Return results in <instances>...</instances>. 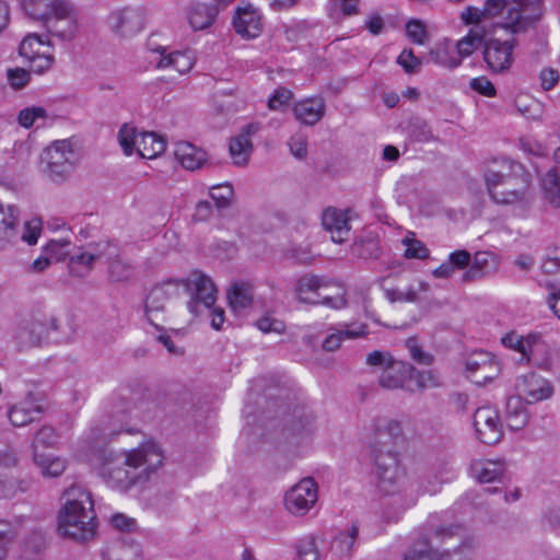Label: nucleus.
<instances>
[{
    "label": "nucleus",
    "instance_id": "obj_41",
    "mask_svg": "<svg viewBox=\"0 0 560 560\" xmlns=\"http://www.w3.org/2000/svg\"><path fill=\"white\" fill-rule=\"evenodd\" d=\"M296 560H319L320 550L315 535L301 537L295 544Z\"/></svg>",
    "mask_w": 560,
    "mask_h": 560
},
{
    "label": "nucleus",
    "instance_id": "obj_25",
    "mask_svg": "<svg viewBox=\"0 0 560 560\" xmlns=\"http://www.w3.org/2000/svg\"><path fill=\"white\" fill-rule=\"evenodd\" d=\"M470 475L479 482L500 481L504 475L505 466L501 460L476 459L470 464Z\"/></svg>",
    "mask_w": 560,
    "mask_h": 560
},
{
    "label": "nucleus",
    "instance_id": "obj_48",
    "mask_svg": "<svg viewBox=\"0 0 560 560\" xmlns=\"http://www.w3.org/2000/svg\"><path fill=\"white\" fill-rule=\"evenodd\" d=\"M406 33L409 40L417 45H424L429 38L424 23L417 19L407 22Z\"/></svg>",
    "mask_w": 560,
    "mask_h": 560
},
{
    "label": "nucleus",
    "instance_id": "obj_61",
    "mask_svg": "<svg viewBox=\"0 0 560 560\" xmlns=\"http://www.w3.org/2000/svg\"><path fill=\"white\" fill-rule=\"evenodd\" d=\"M30 79V72L23 68L8 70L9 83L15 90L24 88L28 83Z\"/></svg>",
    "mask_w": 560,
    "mask_h": 560
},
{
    "label": "nucleus",
    "instance_id": "obj_44",
    "mask_svg": "<svg viewBox=\"0 0 560 560\" xmlns=\"http://www.w3.org/2000/svg\"><path fill=\"white\" fill-rule=\"evenodd\" d=\"M34 460L40 467L42 474L47 477H58L66 469L65 460L59 457L44 458L38 453H35Z\"/></svg>",
    "mask_w": 560,
    "mask_h": 560
},
{
    "label": "nucleus",
    "instance_id": "obj_15",
    "mask_svg": "<svg viewBox=\"0 0 560 560\" xmlns=\"http://www.w3.org/2000/svg\"><path fill=\"white\" fill-rule=\"evenodd\" d=\"M474 427L477 439L485 444L493 445L503 438V425L499 411L490 406L478 408L474 413Z\"/></svg>",
    "mask_w": 560,
    "mask_h": 560
},
{
    "label": "nucleus",
    "instance_id": "obj_39",
    "mask_svg": "<svg viewBox=\"0 0 560 560\" xmlns=\"http://www.w3.org/2000/svg\"><path fill=\"white\" fill-rule=\"evenodd\" d=\"M486 35L483 27L471 28L466 36L457 42L456 48L460 58L469 57L481 45Z\"/></svg>",
    "mask_w": 560,
    "mask_h": 560
},
{
    "label": "nucleus",
    "instance_id": "obj_11",
    "mask_svg": "<svg viewBox=\"0 0 560 560\" xmlns=\"http://www.w3.org/2000/svg\"><path fill=\"white\" fill-rule=\"evenodd\" d=\"M505 40L491 37L483 44V60L488 69L493 73L508 72L514 62V49L521 35H509Z\"/></svg>",
    "mask_w": 560,
    "mask_h": 560
},
{
    "label": "nucleus",
    "instance_id": "obj_7",
    "mask_svg": "<svg viewBox=\"0 0 560 560\" xmlns=\"http://www.w3.org/2000/svg\"><path fill=\"white\" fill-rule=\"evenodd\" d=\"M118 141L126 155L137 152L143 159H154L165 150V140L155 132L139 131L125 124L118 131Z\"/></svg>",
    "mask_w": 560,
    "mask_h": 560
},
{
    "label": "nucleus",
    "instance_id": "obj_29",
    "mask_svg": "<svg viewBox=\"0 0 560 560\" xmlns=\"http://www.w3.org/2000/svg\"><path fill=\"white\" fill-rule=\"evenodd\" d=\"M43 412L42 406L28 396L25 400L12 406L8 412L10 422L14 427H24L38 418Z\"/></svg>",
    "mask_w": 560,
    "mask_h": 560
},
{
    "label": "nucleus",
    "instance_id": "obj_63",
    "mask_svg": "<svg viewBox=\"0 0 560 560\" xmlns=\"http://www.w3.org/2000/svg\"><path fill=\"white\" fill-rule=\"evenodd\" d=\"M69 245H70L69 241H66V240L54 241L52 240L46 245L45 250L48 255H50L51 258H55L56 260H61L68 255Z\"/></svg>",
    "mask_w": 560,
    "mask_h": 560
},
{
    "label": "nucleus",
    "instance_id": "obj_2",
    "mask_svg": "<svg viewBox=\"0 0 560 560\" xmlns=\"http://www.w3.org/2000/svg\"><path fill=\"white\" fill-rule=\"evenodd\" d=\"M545 13L542 0H486L482 8L467 7L460 19L475 27L486 20L508 35H525L536 30Z\"/></svg>",
    "mask_w": 560,
    "mask_h": 560
},
{
    "label": "nucleus",
    "instance_id": "obj_18",
    "mask_svg": "<svg viewBox=\"0 0 560 560\" xmlns=\"http://www.w3.org/2000/svg\"><path fill=\"white\" fill-rule=\"evenodd\" d=\"M110 28L121 37H130L144 26V13L139 8H125L113 12L108 18Z\"/></svg>",
    "mask_w": 560,
    "mask_h": 560
},
{
    "label": "nucleus",
    "instance_id": "obj_6",
    "mask_svg": "<svg viewBox=\"0 0 560 560\" xmlns=\"http://www.w3.org/2000/svg\"><path fill=\"white\" fill-rule=\"evenodd\" d=\"M78 161V152L70 139L56 140L40 153L39 168L51 182L63 183L74 171Z\"/></svg>",
    "mask_w": 560,
    "mask_h": 560
},
{
    "label": "nucleus",
    "instance_id": "obj_34",
    "mask_svg": "<svg viewBox=\"0 0 560 560\" xmlns=\"http://www.w3.org/2000/svg\"><path fill=\"white\" fill-rule=\"evenodd\" d=\"M359 536V527L352 524L347 530L340 532L332 541V550L339 560H350Z\"/></svg>",
    "mask_w": 560,
    "mask_h": 560
},
{
    "label": "nucleus",
    "instance_id": "obj_32",
    "mask_svg": "<svg viewBox=\"0 0 560 560\" xmlns=\"http://www.w3.org/2000/svg\"><path fill=\"white\" fill-rule=\"evenodd\" d=\"M529 415L524 405V400L517 396H512L506 401L505 422L510 430H522L528 422Z\"/></svg>",
    "mask_w": 560,
    "mask_h": 560
},
{
    "label": "nucleus",
    "instance_id": "obj_52",
    "mask_svg": "<svg viewBox=\"0 0 560 560\" xmlns=\"http://www.w3.org/2000/svg\"><path fill=\"white\" fill-rule=\"evenodd\" d=\"M47 117L46 109L39 106L27 107L20 110L18 116L19 124L24 128H31L36 120Z\"/></svg>",
    "mask_w": 560,
    "mask_h": 560
},
{
    "label": "nucleus",
    "instance_id": "obj_30",
    "mask_svg": "<svg viewBox=\"0 0 560 560\" xmlns=\"http://www.w3.org/2000/svg\"><path fill=\"white\" fill-rule=\"evenodd\" d=\"M174 155L183 167L189 171L200 168L207 161V154L202 149L186 141L175 144Z\"/></svg>",
    "mask_w": 560,
    "mask_h": 560
},
{
    "label": "nucleus",
    "instance_id": "obj_33",
    "mask_svg": "<svg viewBox=\"0 0 560 560\" xmlns=\"http://www.w3.org/2000/svg\"><path fill=\"white\" fill-rule=\"evenodd\" d=\"M115 252L116 248L114 246H112L108 242H103L94 245H89L84 252L71 256L70 261L72 264L83 265L90 270L96 260H98L103 256H108V258H113Z\"/></svg>",
    "mask_w": 560,
    "mask_h": 560
},
{
    "label": "nucleus",
    "instance_id": "obj_9",
    "mask_svg": "<svg viewBox=\"0 0 560 560\" xmlns=\"http://www.w3.org/2000/svg\"><path fill=\"white\" fill-rule=\"evenodd\" d=\"M183 284L179 280H167L155 285L145 300V315L149 322L158 329V322L164 319L167 305L172 304L183 295Z\"/></svg>",
    "mask_w": 560,
    "mask_h": 560
},
{
    "label": "nucleus",
    "instance_id": "obj_17",
    "mask_svg": "<svg viewBox=\"0 0 560 560\" xmlns=\"http://www.w3.org/2000/svg\"><path fill=\"white\" fill-rule=\"evenodd\" d=\"M517 397L527 404H536L547 400L555 393L551 382L536 373H528L517 377L515 383Z\"/></svg>",
    "mask_w": 560,
    "mask_h": 560
},
{
    "label": "nucleus",
    "instance_id": "obj_27",
    "mask_svg": "<svg viewBox=\"0 0 560 560\" xmlns=\"http://www.w3.org/2000/svg\"><path fill=\"white\" fill-rule=\"evenodd\" d=\"M368 334L365 324H342L340 328L330 332L323 341V349L326 351H336L346 339H357Z\"/></svg>",
    "mask_w": 560,
    "mask_h": 560
},
{
    "label": "nucleus",
    "instance_id": "obj_3",
    "mask_svg": "<svg viewBox=\"0 0 560 560\" xmlns=\"http://www.w3.org/2000/svg\"><path fill=\"white\" fill-rule=\"evenodd\" d=\"M164 464V453L156 442L148 440L138 447L124 451L104 471L106 482L114 489L127 492L145 483Z\"/></svg>",
    "mask_w": 560,
    "mask_h": 560
},
{
    "label": "nucleus",
    "instance_id": "obj_45",
    "mask_svg": "<svg viewBox=\"0 0 560 560\" xmlns=\"http://www.w3.org/2000/svg\"><path fill=\"white\" fill-rule=\"evenodd\" d=\"M109 277L113 281H127L133 272L132 266L121 257H116L109 262Z\"/></svg>",
    "mask_w": 560,
    "mask_h": 560
},
{
    "label": "nucleus",
    "instance_id": "obj_53",
    "mask_svg": "<svg viewBox=\"0 0 560 560\" xmlns=\"http://www.w3.org/2000/svg\"><path fill=\"white\" fill-rule=\"evenodd\" d=\"M396 359L388 351L375 350L366 355V364L371 368H377L384 371L387 366L394 363Z\"/></svg>",
    "mask_w": 560,
    "mask_h": 560
},
{
    "label": "nucleus",
    "instance_id": "obj_16",
    "mask_svg": "<svg viewBox=\"0 0 560 560\" xmlns=\"http://www.w3.org/2000/svg\"><path fill=\"white\" fill-rule=\"evenodd\" d=\"M409 376H415L419 387L423 388L427 385L425 381L431 378V373L420 372L409 363L396 360L384 371H382L378 377V384L385 389L402 388L407 377Z\"/></svg>",
    "mask_w": 560,
    "mask_h": 560
},
{
    "label": "nucleus",
    "instance_id": "obj_55",
    "mask_svg": "<svg viewBox=\"0 0 560 560\" xmlns=\"http://www.w3.org/2000/svg\"><path fill=\"white\" fill-rule=\"evenodd\" d=\"M233 188L231 185L214 186L211 188L210 197L215 201L219 209H225L231 205Z\"/></svg>",
    "mask_w": 560,
    "mask_h": 560
},
{
    "label": "nucleus",
    "instance_id": "obj_19",
    "mask_svg": "<svg viewBox=\"0 0 560 560\" xmlns=\"http://www.w3.org/2000/svg\"><path fill=\"white\" fill-rule=\"evenodd\" d=\"M464 530L459 526L452 527H440L435 529V537L445 539H458L459 546L453 550H446L444 552L436 551V560H469V555L474 549V540L468 537H464Z\"/></svg>",
    "mask_w": 560,
    "mask_h": 560
},
{
    "label": "nucleus",
    "instance_id": "obj_20",
    "mask_svg": "<svg viewBox=\"0 0 560 560\" xmlns=\"http://www.w3.org/2000/svg\"><path fill=\"white\" fill-rule=\"evenodd\" d=\"M233 27L243 38H255L262 31L261 14L250 3L237 7Z\"/></svg>",
    "mask_w": 560,
    "mask_h": 560
},
{
    "label": "nucleus",
    "instance_id": "obj_5",
    "mask_svg": "<svg viewBox=\"0 0 560 560\" xmlns=\"http://www.w3.org/2000/svg\"><path fill=\"white\" fill-rule=\"evenodd\" d=\"M485 180L497 203L514 205L528 198L529 176L520 163L502 161L486 172Z\"/></svg>",
    "mask_w": 560,
    "mask_h": 560
},
{
    "label": "nucleus",
    "instance_id": "obj_12",
    "mask_svg": "<svg viewBox=\"0 0 560 560\" xmlns=\"http://www.w3.org/2000/svg\"><path fill=\"white\" fill-rule=\"evenodd\" d=\"M318 500V485L312 477L302 478L284 495L285 510L295 516H304Z\"/></svg>",
    "mask_w": 560,
    "mask_h": 560
},
{
    "label": "nucleus",
    "instance_id": "obj_40",
    "mask_svg": "<svg viewBox=\"0 0 560 560\" xmlns=\"http://www.w3.org/2000/svg\"><path fill=\"white\" fill-rule=\"evenodd\" d=\"M542 189L545 198L555 207H560V174L556 168L547 172L542 178Z\"/></svg>",
    "mask_w": 560,
    "mask_h": 560
},
{
    "label": "nucleus",
    "instance_id": "obj_62",
    "mask_svg": "<svg viewBox=\"0 0 560 560\" xmlns=\"http://www.w3.org/2000/svg\"><path fill=\"white\" fill-rule=\"evenodd\" d=\"M259 330L262 332H277L282 334L285 330V325L282 320L276 319L270 316H264L256 323Z\"/></svg>",
    "mask_w": 560,
    "mask_h": 560
},
{
    "label": "nucleus",
    "instance_id": "obj_50",
    "mask_svg": "<svg viewBox=\"0 0 560 560\" xmlns=\"http://www.w3.org/2000/svg\"><path fill=\"white\" fill-rule=\"evenodd\" d=\"M15 527L5 521H0V560H3L9 551V546L16 538Z\"/></svg>",
    "mask_w": 560,
    "mask_h": 560
},
{
    "label": "nucleus",
    "instance_id": "obj_43",
    "mask_svg": "<svg viewBox=\"0 0 560 560\" xmlns=\"http://www.w3.org/2000/svg\"><path fill=\"white\" fill-rule=\"evenodd\" d=\"M491 269V254L477 252L471 259L470 268L464 275V280H475L488 273Z\"/></svg>",
    "mask_w": 560,
    "mask_h": 560
},
{
    "label": "nucleus",
    "instance_id": "obj_57",
    "mask_svg": "<svg viewBox=\"0 0 560 560\" xmlns=\"http://www.w3.org/2000/svg\"><path fill=\"white\" fill-rule=\"evenodd\" d=\"M397 63L401 66L407 73H416L420 70L422 61L415 56L411 49H404L397 58Z\"/></svg>",
    "mask_w": 560,
    "mask_h": 560
},
{
    "label": "nucleus",
    "instance_id": "obj_56",
    "mask_svg": "<svg viewBox=\"0 0 560 560\" xmlns=\"http://www.w3.org/2000/svg\"><path fill=\"white\" fill-rule=\"evenodd\" d=\"M291 154L298 160H305L307 156V137L303 133L293 135L288 142Z\"/></svg>",
    "mask_w": 560,
    "mask_h": 560
},
{
    "label": "nucleus",
    "instance_id": "obj_35",
    "mask_svg": "<svg viewBox=\"0 0 560 560\" xmlns=\"http://www.w3.org/2000/svg\"><path fill=\"white\" fill-rule=\"evenodd\" d=\"M103 560H140L141 548L139 544L115 541L102 552Z\"/></svg>",
    "mask_w": 560,
    "mask_h": 560
},
{
    "label": "nucleus",
    "instance_id": "obj_24",
    "mask_svg": "<svg viewBox=\"0 0 560 560\" xmlns=\"http://www.w3.org/2000/svg\"><path fill=\"white\" fill-rule=\"evenodd\" d=\"M219 8L214 3L196 2L187 12L188 23L195 31L209 28L217 20Z\"/></svg>",
    "mask_w": 560,
    "mask_h": 560
},
{
    "label": "nucleus",
    "instance_id": "obj_22",
    "mask_svg": "<svg viewBox=\"0 0 560 560\" xmlns=\"http://www.w3.org/2000/svg\"><path fill=\"white\" fill-rule=\"evenodd\" d=\"M259 130L258 124H248L242 128L241 132L231 139L229 151L233 162L237 166L247 164L253 152L250 137Z\"/></svg>",
    "mask_w": 560,
    "mask_h": 560
},
{
    "label": "nucleus",
    "instance_id": "obj_42",
    "mask_svg": "<svg viewBox=\"0 0 560 560\" xmlns=\"http://www.w3.org/2000/svg\"><path fill=\"white\" fill-rule=\"evenodd\" d=\"M28 486V481L14 480L5 470L0 469V500L11 499L19 492H24Z\"/></svg>",
    "mask_w": 560,
    "mask_h": 560
},
{
    "label": "nucleus",
    "instance_id": "obj_36",
    "mask_svg": "<svg viewBox=\"0 0 560 560\" xmlns=\"http://www.w3.org/2000/svg\"><path fill=\"white\" fill-rule=\"evenodd\" d=\"M68 0H23L22 7L27 15L44 23L57 11L61 2Z\"/></svg>",
    "mask_w": 560,
    "mask_h": 560
},
{
    "label": "nucleus",
    "instance_id": "obj_59",
    "mask_svg": "<svg viewBox=\"0 0 560 560\" xmlns=\"http://www.w3.org/2000/svg\"><path fill=\"white\" fill-rule=\"evenodd\" d=\"M409 133L416 141L419 142H427L433 138L428 124L419 118L411 121Z\"/></svg>",
    "mask_w": 560,
    "mask_h": 560
},
{
    "label": "nucleus",
    "instance_id": "obj_47",
    "mask_svg": "<svg viewBox=\"0 0 560 560\" xmlns=\"http://www.w3.org/2000/svg\"><path fill=\"white\" fill-rule=\"evenodd\" d=\"M58 434L52 427L44 425L35 434L33 440L34 454L38 453V447H52L58 442Z\"/></svg>",
    "mask_w": 560,
    "mask_h": 560
},
{
    "label": "nucleus",
    "instance_id": "obj_54",
    "mask_svg": "<svg viewBox=\"0 0 560 560\" xmlns=\"http://www.w3.org/2000/svg\"><path fill=\"white\" fill-rule=\"evenodd\" d=\"M352 254L360 258H377L380 256V247L374 241H361L354 243L351 247Z\"/></svg>",
    "mask_w": 560,
    "mask_h": 560
},
{
    "label": "nucleus",
    "instance_id": "obj_64",
    "mask_svg": "<svg viewBox=\"0 0 560 560\" xmlns=\"http://www.w3.org/2000/svg\"><path fill=\"white\" fill-rule=\"evenodd\" d=\"M560 80V73L553 68H544L539 73L540 86L544 91L552 90Z\"/></svg>",
    "mask_w": 560,
    "mask_h": 560
},
{
    "label": "nucleus",
    "instance_id": "obj_37",
    "mask_svg": "<svg viewBox=\"0 0 560 560\" xmlns=\"http://www.w3.org/2000/svg\"><path fill=\"white\" fill-rule=\"evenodd\" d=\"M228 300L231 308L235 313H241L252 306L253 288L245 282L234 283L228 293Z\"/></svg>",
    "mask_w": 560,
    "mask_h": 560
},
{
    "label": "nucleus",
    "instance_id": "obj_26",
    "mask_svg": "<svg viewBox=\"0 0 560 560\" xmlns=\"http://www.w3.org/2000/svg\"><path fill=\"white\" fill-rule=\"evenodd\" d=\"M326 104L323 98H306L295 104L293 113L295 118L304 125L314 126L325 115Z\"/></svg>",
    "mask_w": 560,
    "mask_h": 560
},
{
    "label": "nucleus",
    "instance_id": "obj_28",
    "mask_svg": "<svg viewBox=\"0 0 560 560\" xmlns=\"http://www.w3.org/2000/svg\"><path fill=\"white\" fill-rule=\"evenodd\" d=\"M159 54V59L156 61V67L160 69H170L174 70L179 74L187 73L194 66V58L187 51H173L166 54V49L161 47L156 49Z\"/></svg>",
    "mask_w": 560,
    "mask_h": 560
},
{
    "label": "nucleus",
    "instance_id": "obj_21",
    "mask_svg": "<svg viewBox=\"0 0 560 560\" xmlns=\"http://www.w3.org/2000/svg\"><path fill=\"white\" fill-rule=\"evenodd\" d=\"M348 212L335 207H328L323 211L322 225L330 233L334 243L341 244L348 238L351 229Z\"/></svg>",
    "mask_w": 560,
    "mask_h": 560
},
{
    "label": "nucleus",
    "instance_id": "obj_4",
    "mask_svg": "<svg viewBox=\"0 0 560 560\" xmlns=\"http://www.w3.org/2000/svg\"><path fill=\"white\" fill-rule=\"evenodd\" d=\"M65 505L59 512V533L79 542L94 538L96 534V514L92 495L80 486L68 488L65 493Z\"/></svg>",
    "mask_w": 560,
    "mask_h": 560
},
{
    "label": "nucleus",
    "instance_id": "obj_31",
    "mask_svg": "<svg viewBox=\"0 0 560 560\" xmlns=\"http://www.w3.org/2000/svg\"><path fill=\"white\" fill-rule=\"evenodd\" d=\"M502 343L510 349L518 351L527 362L532 361L535 350L541 346L538 335L529 334L523 337L516 332L506 334L502 338Z\"/></svg>",
    "mask_w": 560,
    "mask_h": 560
},
{
    "label": "nucleus",
    "instance_id": "obj_23",
    "mask_svg": "<svg viewBox=\"0 0 560 560\" xmlns=\"http://www.w3.org/2000/svg\"><path fill=\"white\" fill-rule=\"evenodd\" d=\"M19 209L0 202V250L13 244L18 238Z\"/></svg>",
    "mask_w": 560,
    "mask_h": 560
},
{
    "label": "nucleus",
    "instance_id": "obj_10",
    "mask_svg": "<svg viewBox=\"0 0 560 560\" xmlns=\"http://www.w3.org/2000/svg\"><path fill=\"white\" fill-rule=\"evenodd\" d=\"M329 282L324 278L313 275H306L299 279L295 285L298 300L307 304H323L331 308H341L346 305L342 295L331 296L323 293L328 289Z\"/></svg>",
    "mask_w": 560,
    "mask_h": 560
},
{
    "label": "nucleus",
    "instance_id": "obj_8",
    "mask_svg": "<svg viewBox=\"0 0 560 560\" xmlns=\"http://www.w3.org/2000/svg\"><path fill=\"white\" fill-rule=\"evenodd\" d=\"M183 284V294L188 293L190 300L187 305L194 315L202 310H211L217 301V289L212 280L202 272L195 271L186 280H179Z\"/></svg>",
    "mask_w": 560,
    "mask_h": 560
},
{
    "label": "nucleus",
    "instance_id": "obj_49",
    "mask_svg": "<svg viewBox=\"0 0 560 560\" xmlns=\"http://www.w3.org/2000/svg\"><path fill=\"white\" fill-rule=\"evenodd\" d=\"M45 42L37 34H28L22 40L19 51L24 58H28L35 54L44 51Z\"/></svg>",
    "mask_w": 560,
    "mask_h": 560
},
{
    "label": "nucleus",
    "instance_id": "obj_13",
    "mask_svg": "<svg viewBox=\"0 0 560 560\" xmlns=\"http://www.w3.org/2000/svg\"><path fill=\"white\" fill-rule=\"evenodd\" d=\"M45 26L48 33L62 42H71L75 38L79 31L78 10L70 0L61 2L46 22Z\"/></svg>",
    "mask_w": 560,
    "mask_h": 560
},
{
    "label": "nucleus",
    "instance_id": "obj_46",
    "mask_svg": "<svg viewBox=\"0 0 560 560\" xmlns=\"http://www.w3.org/2000/svg\"><path fill=\"white\" fill-rule=\"evenodd\" d=\"M402 244L405 245L404 256L407 259H427L429 258L430 252L423 242L406 236L402 240Z\"/></svg>",
    "mask_w": 560,
    "mask_h": 560
},
{
    "label": "nucleus",
    "instance_id": "obj_58",
    "mask_svg": "<svg viewBox=\"0 0 560 560\" xmlns=\"http://www.w3.org/2000/svg\"><path fill=\"white\" fill-rule=\"evenodd\" d=\"M406 348L408 349L409 354L412 358V360H415L417 363L423 364V365H431L432 364L433 357L430 353L424 352L421 349V347L418 345L417 339L409 338L406 341Z\"/></svg>",
    "mask_w": 560,
    "mask_h": 560
},
{
    "label": "nucleus",
    "instance_id": "obj_1",
    "mask_svg": "<svg viewBox=\"0 0 560 560\" xmlns=\"http://www.w3.org/2000/svg\"><path fill=\"white\" fill-rule=\"evenodd\" d=\"M404 441V428L399 420L388 417L373 419L368 436L369 456L376 477L378 492L392 499L397 514L416 503V497L407 486L399 468L397 445Z\"/></svg>",
    "mask_w": 560,
    "mask_h": 560
},
{
    "label": "nucleus",
    "instance_id": "obj_14",
    "mask_svg": "<svg viewBox=\"0 0 560 560\" xmlns=\"http://www.w3.org/2000/svg\"><path fill=\"white\" fill-rule=\"evenodd\" d=\"M467 377L477 385H485L497 378L501 372L494 355L487 351H475L465 361Z\"/></svg>",
    "mask_w": 560,
    "mask_h": 560
},
{
    "label": "nucleus",
    "instance_id": "obj_51",
    "mask_svg": "<svg viewBox=\"0 0 560 560\" xmlns=\"http://www.w3.org/2000/svg\"><path fill=\"white\" fill-rule=\"evenodd\" d=\"M30 62L32 71L42 74L48 71L55 61V57L51 52L44 50L40 54H35L26 58Z\"/></svg>",
    "mask_w": 560,
    "mask_h": 560
},
{
    "label": "nucleus",
    "instance_id": "obj_38",
    "mask_svg": "<svg viewBox=\"0 0 560 560\" xmlns=\"http://www.w3.org/2000/svg\"><path fill=\"white\" fill-rule=\"evenodd\" d=\"M515 106L518 113L528 120H539L542 117L544 105L527 94L517 95Z\"/></svg>",
    "mask_w": 560,
    "mask_h": 560
},
{
    "label": "nucleus",
    "instance_id": "obj_60",
    "mask_svg": "<svg viewBox=\"0 0 560 560\" xmlns=\"http://www.w3.org/2000/svg\"><path fill=\"white\" fill-rule=\"evenodd\" d=\"M469 86L475 92L487 97H493L497 94V90L493 83L487 77H478L471 79Z\"/></svg>",
    "mask_w": 560,
    "mask_h": 560
}]
</instances>
